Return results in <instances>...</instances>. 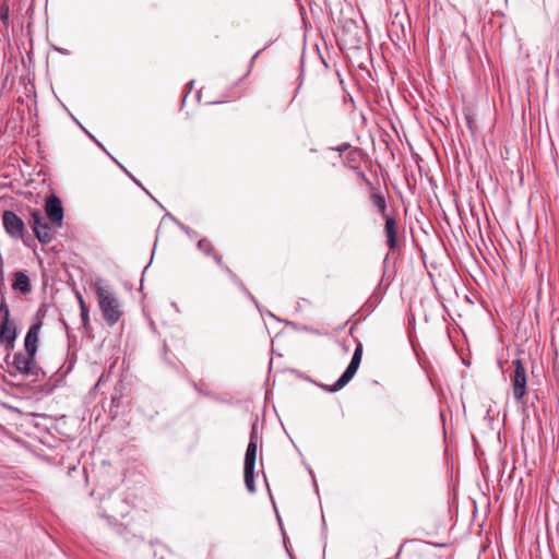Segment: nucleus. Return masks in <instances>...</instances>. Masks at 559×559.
Instances as JSON below:
<instances>
[{"label": "nucleus", "instance_id": "dca6fc26", "mask_svg": "<svg viewBox=\"0 0 559 559\" xmlns=\"http://www.w3.org/2000/svg\"><path fill=\"white\" fill-rule=\"evenodd\" d=\"M224 273H226L228 275V277L231 280L233 283H237L239 282V277L237 276V274L229 267L227 266L223 261H222V264H218L217 265Z\"/></svg>", "mask_w": 559, "mask_h": 559}, {"label": "nucleus", "instance_id": "f03ea898", "mask_svg": "<svg viewBox=\"0 0 559 559\" xmlns=\"http://www.w3.org/2000/svg\"><path fill=\"white\" fill-rule=\"evenodd\" d=\"M35 358V322L29 325L25 336V353L14 355L13 367L21 374L32 373Z\"/></svg>", "mask_w": 559, "mask_h": 559}, {"label": "nucleus", "instance_id": "bb28decb", "mask_svg": "<svg viewBox=\"0 0 559 559\" xmlns=\"http://www.w3.org/2000/svg\"><path fill=\"white\" fill-rule=\"evenodd\" d=\"M39 328H40V323L37 322V325H36L37 331L39 330Z\"/></svg>", "mask_w": 559, "mask_h": 559}, {"label": "nucleus", "instance_id": "aec40b11", "mask_svg": "<svg viewBox=\"0 0 559 559\" xmlns=\"http://www.w3.org/2000/svg\"><path fill=\"white\" fill-rule=\"evenodd\" d=\"M0 15L2 20L8 19V9L5 11L1 9Z\"/></svg>", "mask_w": 559, "mask_h": 559}, {"label": "nucleus", "instance_id": "b1692460", "mask_svg": "<svg viewBox=\"0 0 559 559\" xmlns=\"http://www.w3.org/2000/svg\"><path fill=\"white\" fill-rule=\"evenodd\" d=\"M23 241H24V245H25V246H27V247H32V245H31V242H29V240H28V239H23Z\"/></svg>", "mask_w": 559, "mask_h": 559}, {"label": "nucleus", "instance_id": "0eeeda50", "mask_svg": "<svg viewBox=\"0 0 559 559\" xmlns=\"http://www.w3.org/2000/svg\"><path fill=\"white\" fill-rule=\"evenodd\" d=\"M45 213L47 218L56 228H60L63 222V207L61 201L55 194L47 198L45 204Z\"/></svg>", "mask_w": 559, "mask_h": 559}, {"label": "nucleus", "instance_id": "6e6552de", "mask_svg": "<svg viewBox=\"0 0 559 559\" xmlns=\"http://www.w3.org/2000/svg\"><path fill=\"white\" fill-rule=\"evenodd\" d=\"M3 226L5 231L13 238H23L24 236V222L12 211H4Z\"/></svg>", "mask_w": 559, "mask_h": 559}, {"label": "nucleus", "instance_id": "6ab92c4d", "mask_svg": "<svg viewBox=\"0 0 559 559\" xmlns=\"http://www.w3.org/2000/svg\"><path fill=\"white\" fill-rule=\"evenodd\" d=\"M29 227L35 233V212L31 213V219L28 221Z\"/></svg>", "mask_w": 559, "mask_h": 559}, {"label": "nucleus", "instance_id": "9b49d317", "mask_svg": "<svg viewBox=\"0 0 559 559\" xmlns=\"http://www.w3.org/2000/svg\"><path fill=\"white\" fill-rule=\"evenodd\" d=\"M198 249L204 253L206 257H211L215 263L222 264L223 258L222 255L216 251L214 245L212 241L207 238H202L198 241Z\"/></svg>", "mask_w": 559, "mask_h": 559}, {"label": "nucleus", "instance_id": "4468645a", "mask_svg": "<svg viewBox=\"0 0 559 559\" xmlns=\"http://www.w3.org/2000/svg\"><path fill=\"white\" fill-rule=\"evenodd\" d=\"M224 273H226L228 275V277L231 280L233 283H237L239 282V277L237 276V274L229 267L227 266L223 261H222V264H218L217 265Z\"/></svg>", "mask_w": 559, "mask_h": 559}, {"label": "nucleus", "instance_id": "7ed1b4c3", "mask_svg": "<svg viewBox=\"0 0 559 559\" xmlns=\"http://www.w3.org/2000/svg\"><path fill=\"white\" fill-rule=\"evenodd\" d=\"M257 460V440H255V427L252 428L250 441L245 454L243 463V479L247 490L250 493L255 492L254 485V467Z\"/></svg>", "mask_w": 559, "mask_h": 559}, {"label": "nucleus", "instance_id": "423d86ee", "mask_svg": "<svg viewBox=\"0 0 559 559\" xmlns=\"http://www.w3.org/2000/svg\"><path fill=\"white\" fill-rule=\"evenodd\" d=\"M16 337L14 323L10 320V311L7 302L2 299L0 302V341L12 345Z\"/></svg>", "mask_w": 559, "mask_h": 559}, {"label": "nucleus", "instance_id": "393cba45", "mask_svg": "<svg viewBox=\"0 0 559 559\" xmlns=\"http://www.w3.org/2000/svg\"><path fill=\"white\" fill-rule=\"evenodd\" d=\"M27 58H28V60H29V61H32V51H29V52L27 53Z\"/></svg>", "mask_w": 559, "mask_h": 559}, {"label": "nucleus", "instance_id": "a211bd4d", "mask_svg": "<svg viewBox=\"0 0 559 559\" xmlns=\"http://www.w3.org/2000/svg\"><path fill=\"white\" fill-rule=\"evenodd\" d=\"M76 297H78V301H79V305H80V310L84 309V308H87L82 295L80 293L76 294Z\"/></svg>", "mask_w": 559, "mask_h": 559}, {"label": "nucleus", "instance_id": "a878e982", "mask_svg": "<svg viewBox=\"0 0 559 559\" xmlns=\"http://www.w3.org/2000/svg\"><path fill=\"white\" fill-rule=\"evenodd\" d=\"M27 29H28V33H31V22H28V24H27Z\"/></svg>", "mask_w": 559, "mask_h": 559}, {"label": "nucleus", "instance_id": "20e7f679", "mask_svg": "<svg viewBox=\"0 0 559 559\" xmlns=\"http://www.w3.org/2000/svg\"><path fill=\"white\" fill-rule=\"evenodd\" d=\"M361 357H362V344L360 342H358L349 365L347 366V368L343 372V374L329 389V392L340 391L354 378V376L356 374V372L359 368V365L361 362Z\"/></svg>", "mask_w": 559, "mask_h": 559}, {"label": "nucleus", "instance_id": "5701e85b", "mask_svg": "<svg viewBox=\"0 0 559 559\" xmlns=\"http://www.w3.org/2000/svg\"><path fill=\"white\" fill-rule=\"evenodd\" d=\"M123 170L129 175L130 178H132V181L136 182L138 185H140V182L131 175L127 171V169L123 168Z\"/></svg>", "mask_w": 559, "mask_h": 559}, {"label": "nucleus", "instance_id": "412c9836", "mask_svg": "<svg viewBox=\"0 0 559 559\" xmlns=\"http://www.w3.org/2000/svg\"><path fill=\"white\" fill-rule=\"evenodd\" d=\"M236 285L238 287H240L241 289L246 290V287H245L243 283L241 282V280H239V282H237Z\"/></svg>", "mask_w": 559, "mask_h": 559}, {"label": "nucleus", "instance_id": "39448f33", "mask_svg": "<svg viewBox=\"0 0 559 559\" xmlns=\"http://www.w3.org/2000/svg\"><path fill=\"white\" fill-rule=\"evenodd\" d=\"M514 367L513 374L511 377L512 380V394L514 400L518 403H523V397L526 394V370L521 359H515L512 361Z\"/></svg>", "mask_w": 559, "mask_h": 559}, {"label": "nucleus", "instance_id": "2eb2a0df", "mask_svg": "<svg viewBox=\"0 0 559 559\" xmlns=\"http://www.w3.org/2000/svg\"><path fill=\"white\" fill-rule=\"evenodd\" d=\"M224 273H226L228 275V277L231 280L233 283H237L239 282V277L237 276V274L229 267L227 266L223 261H222V264H218L217 265Z\"/></svg>", "mask_w": 559, "mask_h": 559}, {"label": "nucleus", "instance_id": "f8f14e48", "mask_svg": "<svg viewBox=\"0 0 559 559\" xmlns=\"http://www.w3.org/2000/svg\"><path fill=\"white\" fill-rule=\"evenodd\" d=\"M52 238L53 230L47 224H43L39 215L37 214V240L47 243Z\"/></svg>", "mask_w": 559, "mask_h": 559}, {"label": "nucleus", "instance_id": "f257e3e1", "mask_svg": "<svg viewBox=\"0 0 559 559\" xmlns=\"http://www.w3.org/2000/svg\"><path fill=\"white\" fill-rule=\"evenodd\" d=\"M94 292L105 322L109 326L118 323L123 316V309L116 294L99 283L94 285Z\"/></svg>", "mask_w": 559, "mask_h": 559}, {"label": "nucleus", "instance_id": "ddd939ff", "mask_svg": "<svg viewBox=\"0 0 559 559\" xmlns=\"http://www.w3.org/2000/svg\"><path fill=\"white\" fill-rule=\"evenodd\" d=\"M370 199L372 204L378 209L379 213L383 218L390 216L386 213V201L383 194H381L380 192H372Z\"/></svg>", "mask_w": 559, "mask_h": 559}, {"label": "nucleus", "instance_id": "1a4fd4ad", "mask_svg": "<svg viewBox=\"0 0 559 559\" xmlns=\"http://www.w3.org/2000/svg\"><path fill=\"white\" fill-rule=\"evenodd\" d=\"M385 226H384V235L386 238V245L391 251H394L397 248V222L393 216L384 217Z\"/></svg>", "mask_w": 559, "mask_h": 559}, {"label": "nucleus", "instance_id": "4be33fe9", "mask_svg": "<svg viewBox=\"0 0 559 559\" xmlns=\"http://www.w3.org/2000/svg\"><path fill=\"white\" fill-rule=\"evenodd\" d=\"M259 53H260V51H257V52L252 56V58H251V60H250V63H251V64L254 62V60L257 59V57L259 56Z\"/></svg>", "mask_w": 559, "mask_h": 559}, {"label": "nucleus", "instance_id": "9d476101", "mask_svg": "<svg viewBox=\"0 0 559 559\" xmlns=\"http://www.w3.org/2000/svg\"><path fill=\"white\" fill-rule=\"evenodd\" d=\"M13 290L26 295L32 292V284L28 275L23 271L14 273V280L12 283Z\"/></svg>", "mask_w": 559, "mask_h": 559}, {"label": "nucleus", "instance_id": "f3484780", "mask_svg": "<svg viewBox=\"0 0 559 559\" xmlns=\"http://www.w3.org/2000/svg\"><path fill=\"white\" fill-rule=\"evenodd\" d=\"M81 311V320H82V325L84 326V329H88L90 328V314H88V308H84Z\"/></svg>", "mask_w": 559, "mask_h": 559}]
</instances>
